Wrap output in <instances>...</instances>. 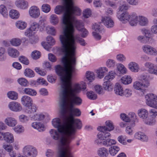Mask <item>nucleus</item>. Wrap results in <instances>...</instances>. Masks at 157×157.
Listing matches in <instances>:
<instances>
[{"label": "nucleus", "instance_id": "16", "mask_svg": "<svg viewBox=\"0 0 157 157\" xmlns=\"http://www.w3.org/2000/svg\"><path fill=\"white\" fill-rule=\"evenodd\" d=\"M105 124L106 126L98 127L97 128L98 130L101 132H108V131H111L114 128L112 122L111 121H107L105 122Z\"/></svg>", "mask_w": 157, "mask_h": 157}, {"label": "nucleus", "instance_id": "57", "mask_svg": "<svg viewBox=\"0 0 157 157\" xmlns=\"http://www.w3.org/2000/svg\"><path fill=\"white\" fill-rule=\"evenodd\" d=\"M117 69L121 73L124 74L126 72V69L122 64H119L117 65Z\"/></svg>", "mask_w": 157, "mask_h": 157}, {"label": "nucleus", "instance_id": "42", "mask_svg": "<svg viewBox=\"0 0 157 157\" xmlns=\"http://www.w3.org/2000/svg\"><path fill=\"white\" fill-rule=\"evenodd\" d=\"M6 59L5 49L3 47H0V61H5Z\"/></svg>", "mask_w": 157, "mask_h": 157}, {"label": "nucleus", "instance_id": "40", "mask_svg": "<svg viewBox=\"0 0 157 157\" xmlns=\"http://www.w3.org/2000/svg\"><path fill=\"white\" fill-rule=\"evenodd\" d=\"M138 22L140 25L145 26L147 25L148 20L147 18L143 16H139Z\"/></svg>", "mask_w": 157, "mask_h": 157}, {"label": "nucleus", "instance_id": "33", "mask_svg": "<svg viewBox=\"0 0 157 157\" xmlns=\"http://www.w3.org/2000/svg\"><path fill=\"white\" fill-rule=\"evenodd\" d=\"M148 114V111L145 109H141L138 110V116L143 120L144 121L147 118Z\"/></svg>", "mask_w": 157, "mask_h": 157}, {"label": "nucleus", "instance_id": "37", "mask_svg": "<svg viewBox=\"0 0 157 157\" xmlns=\"http://www.w3.org/2000/svg\"><path fill=\"white\" fill-rule=\"evenodd\" d=\"M28 109L27 112L29 114L34 113L36 112L37 109V107L35 104H33V102L30 105L26 107Z\"/></svg>", "mask_w": 157, "mask_h": 157}, {"label": "nucleus", "instance_id": "4", "mask_svg": "<svg viewBox=\"0 0 157 157\" xmlns=\"http://www.w3.org/2000/svg\"><path fill=\"white\" fill-rule=\"evenodd\" d=\"M63 6L58 5L54 9L55 13L60 14L64 13L62 23L63 25H66L68 18L71 15L75 14L80 15L81 13L80 9L78 7L74 6L73 0H62Z\"/></svg>", "mask_w": 157, "mask_h": 157}, {"label": "nucleus", "instance_id": "1", "mask_svg": "<svg viewBox=\"0 0 157 157\" xmlns=\"http://www.w3.org/2000/svg\"><path fill=\"white\" fill-rule=\"evenodd\" d=\"M63 120V124L59 118L52 120V123L53 126L57 129V131L51 129L49 131L51 136L55 140H60L58 144L59 157H73L69 146L70 144L75 138V134H70L68 131L71 129H67L64 124L65 120L61 115Z\"/></svg>", "mask_w": 157, "mask_h": 157}, {"label": "nucleus", "instance_id": "18", "mask_svg": "<svg viewBox=\"0 0 157 157\" xmlns=\"http://www.w3.org/2000/svg\"><path fill=\"white\" fill-rule=\"evenodd\" d=\"M30 15L33 18H37L40 15V11L39 8L36 6H31L29 10Z\"/></svg>", "mask_w": 157, "mask_h": 157}, {"label": "nucleus", "instance_id": "34", "mask_svg": "<svg viewBox=\"0 0 157 157\" xmlns=\"http://www.w3.org/2000/svg\"><path fill=\"white\" fill-rule=\"evenodd\" d=\"M24 94L31 96H35L37 94L36 91L34 89L29 88H25L23 90Z\"/></svg>", "mask_w": 157, "mask_h": 157}, {"label": "nucleus", "instance_id": "15", "mask_svg": "<svg viewBox=\"0 0 157 157\" xmlns=\"http://www.w3.org/2000/svg\"><path fill=\"white\" fill-rule=\"evenodd\" d=\"M146 104L149 106L154 105L155 101H157V96L152 93L147 94L145 96Z\"/></svg>", "mask_w": 157, "mask_h": 157}, {"label": "nucleus", "instance_id": "27", "mask_svg": "<svg viewBox=\"0 0 157 157\" xmlns=\"http://www.w3.org/2000/svg\"><path fill=\"white\" fill-rule=\"evenodd\" d=\"M135 138L142 141L147 142L148 140V137L145 134L142 132H139L136 133L134 135Z\"/></svg>", "mask_w": 157, "mask_h": 157}, {"label": "nucleus", "instance_id": "26", "mask_svg": "<svg viewBox=\"0 0 157 157\" xmlns=\"http://www.w3.org/2000/svg\"><path fill=\"white\" fill-rule=\"evenodd\" d=\"M8 55L13 58H16L19 55V52L16 49L11 47L9 48L7 50Z\"/></svg>", "mask_w": 157, "mask_h": 157}, {"label": "nucleus", "instance_id": "46", "mask_svg": "<svg viewBox=\"0 0 157 157\" xmlns=\"http://www.w3.org/2000/svg\"><path fill=\"white\" fill-rule=\"evenodd\" d=\"M138 79L141 81L142 83L147 85V86L149 85V82L147 76L143 74L140 75L138 77Z\"/></svg>", "mask_w": 157, "mask_h": 157}, {"label": "nucleus", "instance_id": "32", "mask_svg": "<svg viewBox=\"0 0 157 157\" xmlns=\"http://www.w3.org/2000/svg\"><path fill=\"white\" fill-rule=\"evenodd\" d=\"M98 153L100 157H107L109 155V151L106 148L102 147L98 149Z\"/></svg>", "mask_w": 157, "mask_h": 157}, {"label": "nucleus", "instance_id": "17", "mask_svg": "<svg viewBox=\"0 0 157 157\" xmlns=\"http://www.w3.org/2000/svg\"><path fill=\"white\" fill-rule=\"evenodd\" d=\"M9 109L12 111L18 112L22 109V107L19 103L14 101L10 102L8 104Z\"/></svg>", "mask_w": 157, "mask_h": 157}, {"label": "nucleus", "instance_id": "39", "mask_svg": "<svg viewBox=\"0 0 157 157\" xmlns=\"http://www.w3.org/2000/svg\"><path fill=\"white\" fill-rule=\"evenodd\" d=\"M121 80L122 83L127 85L131 83L132 80L130 76L124 75L122 77Z\"/></svg>", "mask_w": 157, "mask_h": 157}, {"label": "nucleus", "instance_id": "19", "mask_svg": "<svg viewBox=\"0 0 157 157\" xmlns=\"http://www.w3.org/2000/svg\"><path fill=\"white\" fill-rule=\"evenodd\" d=\"M134 88L144 93L145 90L146 88L147 87V85L143 84L141 82L136 81L133 83Z\"/></svg>", "mask_w": 157, "mask_h": 157}, {"label": "nucleus", "instance_id": "56", "mask_svg": "<svg viewBox=\"0 0 157 157\" xmlns=\"http://www.w3.org/2000/svg\"><path fill=\"white\" fill-rule=\"evenodd\" d=\"M18 83L21 86H26L28 84V82L25 79L23 78H21L17 80Z\"/></svg>", "mask_w": 157, "mask_h": 157}, {"label": "nucleus", "instance_id": "7", "mask_svg": "<svg viewBox=\"0 0 157 157\" xmlns=\"http://www.w3.org/2000/svg\"><path fill=\"white\" fill-rule=\"evenodd\" d=\"M97 137L98 139L95 142L98 145L102 144L106 147H109L116 144L115 140L110 139L111 135L108 132L100 131L98 134Z\"/></svg>", "mask_w": 157, "mask_h": 157}, {"label": "nucleus", "instance_id": "24", "mask_svg": "<svg viewBox=\"0 0 157 157\" xmlns=\"http://www.w3.org/2000/svg\"><path fill=\"white\" fill-rule=\"evenodd\" d=\"M144 66L148 68L150 73L157 75V69H155L153 64L150 62H146L145 63Z\"/></svg>", "mask_w": 157, "mask_h": 157}, {"label": "nucleus", "instance_id": "48", "mask_svg": "<svg viewBox=\"0 0 157 157\" xmlns=\"http://www.w3.org/2000/svg\"><path fill=\"white\" fill-rule=\"evenodd\" d=\"M86 77L87 80L90 82H92L94 80L95 76L94 73L90 71H87L86 73Z\"/></svg>", "mask_w": 157, "mask_h": 157}, {"label": "nucleus", "instance_id": "3", "mask_svg": "<svg viewBox=\"0 0 157 157\" xmlns=\"http://www.w3.org/2000/svg\"><path fill=\"white\" fill-rule=\"evenodd\" d=\"M76 59L70 55L69 65L63 66L58 64L55 66V71L57 75L60 77L61 83V93L68 91V82L71 80L73 74L75 71Z\"/></svg>", "mask_w": 157, "mask_h": 157}, {"label": "nucleus", "instance_id": "8", "mask_svg": "<svg viewBox=\"0 0 157 157\" xmlns=\"http://www.w3.org/2000/svg\"><path fill=\"white\" fill-rule=\"evenodd\" d=\"M81 90L80 87L78 85L70 89L69 93L70 99L69 106H79L82 104V99L77 95V94L80 93Z\"/></svg>", "mask_w": 157, "mask_h": 157}, {"label": "nucleus", "instance_id": "50", "mask_svg": "<svg viewBox=\"0 0 157 157\" xmlns=\"http://www.w3.org/2000/svg\"><path fill=\"white\" fill-rule=\"evenodd\" d=\"M50 21L52 25H55L58 23L59 19L56 15L52 14L50 17Z\"/></svg>", "mask_w": 157, "mask_h": 157}, {"label": "nucleus", "instance_id": "23", "mask_svg": "<svg viewBox=\"0 0 157 157\" xmlns=\"http://www.w3.org/2000/svg\"><path fill=\"white\" fill-rule=\"evenodd\" d=\"M2 138V140H4L8 143H11L14 141L13 135L9 132L4 133Z\"/></svg>", "mask_w": 157, "mask_h": 157}, {"label": "nucleus", "instance_id": "20", "mask_svg": "<svg viewBox=\"0 0 157 157\" xmlns=\"http://www.w3.org/2000/svg\"><path fill=\"white\" fill-rule=\"evenodd\" d=\"M143 51L147 54L151 55H157V50L149 45H145L143 47Z\"/></svg>", "mask_w": 157, "mask_h": 157}, {"label": "nucleus", "instance_id": "44", "mask_svg": "<svg viewBox=\"0 0 157 157\" xmlns=\"http://www.w3.org/2000/svg\"><path fill=\"white\" fill-rule=\"evenodd\" d=\"M141 31L142 34L144 35L146 39H147L148 41L150 39H151V34L149 29L144 28L141 29Z\"/></svg>", "mask_w": 157, "mask_h": 157}, {"label": "nucleus", "instance_id": "38", "mask_svg": "<svg viewBox=\"0 0 157 157\" xmlns=\"http://www.w3.org/2000/svg\"><path fill=\"white\" fill-rule=\"evenodd\" d=\"M0 13L4 17L7 18L8 16L7 8L3 5H1L0 6Z\"/></svg>", "mask_w": 157, "mask_h": 157}, {"label": "nucleus", "instance_id": "45", "mask_svg": "<svg viewBox=\"0 0 157 157\" xmlns=\"http://www.w3.org/2000/svg\"><path fill=\"white\" fill-rule=\"evenodd\" d=\"M9 16L13 19H16L19 16V13L18 11L14 10H11L9 12Z\"/></svg>", "mask_w": 157, "mask_h": 157}, {"label": "nucleus", "instance_id": "51", "mask_svg": "<svg viewBox=\"0 0 157 157\" xmlns=\"http://www.w3.org/2000/svg\"><path fill=\"white\" fill-rule=\"evenodd\" d=\"M21 40L18 38H13L10 41V43L11 45L14 46H19L21 44Z\"/></svg>", "mask_w": 157, "mask_h": 157}, {"label": "nucleus", "instance_id": "21", "mask_svg": "<svg viewBox=\"0 0 157 157\" xmlns=\"http://www.w3.org/2000/svg\"><path fill=\"white\" fill-rule=\"evenodd\" d=\"M22 104L25 107L29 106L33 102L32 99L29 96L27 95L23 96L21 99Z\"/></svg>", "mask_w": 157, "mask_h": 157}, {"label": "nucleus", "instance_id": "10", "mask_svg": "<svg viewBox=\"0 0 157 157\" xmlns=\"http://www.w3.org/2000/svg\"><path fill=\"white\" fill-rule=\"evenodd\" d=\"M59 39L62 44V47L60 48V51L61 52L64 53L63 56L61 59V62L63 65H64V66L69 65V61L68 62L67 59L69 55L68 46H69L68 38L60 35Z\"/></svg>", "mask_w": 157, "mask_h": 157}, {"label": "nucleus", "instance_id": "14", "mask_svg": "<svg viewBox=\"0 0 157 157\" xmlns=\"http://www.w3.org/2000/svg\"><path fill=\"white\" fill-rule=\"evenodd\" d=\"M149 112L151 115L148 116L144 120V122L147 124L151 125L155 124V117L157 116V111L155 109L153 108L150 110Z\"/></svg>", "mask_w": 157, "mask_h": 157}, {"label": "nucleus", "instance_id": "25", "mask_svg": "<svg viewBox=\"0 0 157 157\" xmlns=\"http://www.w3.org/2000/svg\"><path fill=\"white\" fill-rule=\"evenodd\" d=\"M30 27L33 31V32L36 33L39 29L40 31H42L43 30L44 26L43 25H40L37 22H34L31 25Z\"/></svg>", "mask_w": 157, "mask_h": 157}, {"label": "nucleus", "instance_id": "36", "mask_svg": "<svg viewBox=\"0 0 157 157\" xmlns=\"http://www.w3.org/2000/svg\"><path fill=\"white\" fill-rule=\"evenodd\" d=\"M108 71L107 68L105 67L100 68L97 71V73L98 77L100 78H103L104 77V73L107 72Z\"/></svg>", "mask_w": 157, "mask_h": 157}, {"label": "nucleus", "instance_id": "59", "mask_svg": "<svg viewBox=\"0 0 157 157\" xmlns=\"http://www.w3.org/2000/svg\"><path fill=\"white\" fill-rule=\"evenodd\" d=\"M20 121L22 123H26L29 121V117L26 116L22 114L19 117Z\"/></svg>", "mask_w": 157, "mask_h": 157}, {"label": "nucleus", "instance_id": "9", "mask_svg": "<svg viewBox=\"0 0 157 157\" xmlns=\"http://www.w3.org/2000/svg\"><path fill=\"white\" fill-rule=\"evenodd\" d=\"M69 47L70 49V55L73 58L75 57V50L76 48V43H79L81 45L85 46L86 42L85 40L80 37L78 34L71 35L69 36Z\"/></svg>", "mask_w": 157, "mask_h": 157}, {"label": "nucleus", "instance_id": "31", "mask_svg": "<svg viewBox=\"0 0 157 157\" xmlns=\"http://www.w3.org/2000/svg\"><path fill=\"white\" fill-rule=\"evenodd\" d=\"M129 69L132 71L138 72L140 70V67L138 64L134 62H131L128 64Z\"/></svg>", "mask_w": 157, "mask_h": 157}, {"label": "nucleus", "instance_id": "60", "mask_svg": "<svg viewBox=\"0 0 157 157\" xmlns=\"http://www.w3.org/2000/svg\"><path fill=\"white\" fill-rule=\"evenodd\" d=\"M94 89L96 92L98 94H103V90L102 86L99 85H96L94 87Z\"/></svg>", "mask_w": 157, "mask_h": 157}, {"label": "nucleus", "instance_id": "6", "mask_svg": "<svg viewBox=\"0 0 157 157\" xmlns=\"http://www.w3.org/2000/svg\"><path fill=\"white\" fill-rule=\"evenodd\" d=\"M128 9V4L125 2H123L122 4L119 7V11L117 14V17L123 23L128 21L132 26H135L138 22L137 16L135 13L129 15L126 11Z\"/></svg>", "mask_w": 157, "mask_h": 157}, {"label": "nucleus", "instance_id": "63", "mask_svg": "<svg viewBox=\"0 0 157 157\" xmlns=\"http://www.w3.org/2000/svg\"><path fill=\"white\" fill-rule=\"evenodd\" d=\"M47 43L50 45H53L55 44V40L51 36H48L46 38Z\"/></svg>", "mask_w": 157, "mask_h": 157}, {"label": "nucleus", "instance_id": "11", "mask_svg": "<svg viewBox=\"0 0 157 157\" xmlns=\"http://www.w3.org/2000/svg\"><path fill=\"white\" fill-rule=\"evenodd\" d=\"M115 76V72L114 71H109L108 75L104 78V82L103 84V86L105 90L110 91L113 89V85L110 81L114 78Z\"/></svg>", "mask_w": 157, "mask_h": 157}, {"label": "nucleus", "instance_id": "64", "mask_svg": "<svg viewBox=\"0 0 157 157\" xmlns=\"http://www.w3.org/2000/svg\"><path fill=\"white\" fill-rule=\"evenodd\" d=\"M25 33V35L26 36L30 37L33 36L35 33L34 32H33V31L32 30V29L30 27L29 29L26 30Z\"/></svg>", "mask_w": 157, "mask_h": 157}, {"label": "nucleus", "instance_id": "47", "mask_svg": "<svg viewBox=\"0 0 157 157\" xmlns=\"http://www.w3.org/2000/svg\"><path fill=\"white\" fill-rule=\"evenodd\" d=\"M7 95L9 98L12 100H16L18 98L17 93L13 91L8 92Z\"/></svg>", "mask_w": 157, "mask_h": 157}, {"label": "nucleus", "instance_id": "61", "mask_svg": "<svg viewBox=\"0 0 157 157\" xmlns=\"http://www.w3.org/2000/svg\"><path fill=\"white\" fill-rule=\"evenodd\" d=\"M91 14V11L90 9H87L83 11V16L85 18H87L90 16Z\"/></svg>", "mask_w": 157, "mask_h": 157}, {"label": "nucleus", "instance_id": "13", "mask_svg": "<svg viewBox=\"0 0 157 157\" xmlns=\"http://www.w3.org/2000/svg\"><path fill=\"white\" fill-rule=\"evenodd\" d=\"M114 90L116 94L121 96L125 95L126 97H128L132 94L131 91L128 89H126L124 91L121 85L118 83L115 84Z\"/></svg>", "mask_w": 157, "mask_h": 157}, {"label": "nucleus", "instance_id": "49", "mask_svg": "<svg viewBox=\"0 0 157 157\" xmlns=\"http://www.w3.org/2000/svg\"><path fill=\"white\" fill-rule=\"evenodd\" d=\"M24 74L26 76L29 78H32L35 76L34 72L29 68H27L25 70Z\"/></svg>", "mask_w": 157, "mask_h": 157}, {"label": "nucleus", "instance_id": "30", "mask_svg": "<svg viewBox=\"0 0 157 157\" xmlns=\"http://www.w3.org/2000/svg\"><path fill=\"white\" fill-rule=\"evenodd\" d=\"M32 126L34 128L37 129L39 132H42L45 129L44 125L40 123L34 122L32 124Z\"/></svg>", "mask_w": 157, "mask_h": 157}, {"label": "nucleus", "instance_id": "58", "mask_svg": "<svg viewBox=\"0 0 157 157\" xmlns=\"http://www.w3.org/2000/svg\"><path fill=\"white\" fill-rule=\"evenodd\" d=\"M153 22L155 25L151 26V31L152 33L157 34V18L155 19Z\"/></svg>", "mask_w": 157, "mask_h": 157}, {"label": "nucleus", "instance_id": "29", "mask_svg": "<svg viewBox=\"0 0 157 157\" xmlns=\"http://www.w3.org/2000/svg\"><path fill=\"white\" fill-rule=\"evenodd\" d=\"M4 122L8 126L10 127H14L17 124L16 120L12 117H7L5 120Z\"/></svg>", "mask_w": 157, "mask_h": 157}, {"label": "nucleus", "instance_id": "5", "mask_svg": "<svg viewBox=\"0 0 157 157\" xmlns=\"http://www.w3.org/2000/svg\"><path fill=\"white\" fill-rule=\"evenodd\" d=\"M74 15H71L68 18L66 25H64L65 27L63 29V34L60 36L69 38V36L74 35L75 28L79 31L83 28L84 24L82 21L77 20L74 16Z\"/></svg>", "mask_w": 157, "mask_h": 157}, {"label": "nucleus", "instance_id": "55", "mask_svg": "<svg viewBox=\"0 0 157 157\" xmlns=\"http://www.w3.org/2000/svg\"><path fill=\"white\" fill-rule=\"evenodd\" d=\"M19 61L22 63L26 65H28L29 63V61L27 57L24 56H21L19 58Z\"/></svg>", "mask_w": 157, "mask_h": 157}, {"label": "nucleus", "instance_id": "35", "mask_svg": "<svg viewBox=\"0 0 157 157\" xmlns=\"http://www.w3.org/2000/svg\"><path fill=\"white\" fill-rule=\"evenodd\" d=\"M120 150V148L117 146H111L109 148V152L112 156L116 155Z\"/></svg>", "mask_w": 157, "mask_h": 157}, {"label": "nucleus", "instance_id": "62", "mask_svg": "<svg viewBox=\"0 0 157 157\" xmlns=\"http://www.w3.org/2000/svg\"><path fill=\"white\" fill-rule=\"evenodd\" d=\"M46 31L48 34H50L53 35H55L56 31L54 27H47Z\"/></svg>", "mask_w": 157, "mask_h": 157}, {"label": "nucleus", "instance_id": "54", "mask_svg": "<svg viewBox=\"0 0 157 157\" xmlns=\"http://www.w3.org/2000/svg\"><path fill=\"white\" fill-rule=\"evenodd\" d=\"M41 55L40 52L37 50H35L32 52L31 56L33 59H37L40 58Z\"/></svg>", "mask_w": 157, "mask_h": 157}, {"label": "nucleus", "instance_id": "22", "mask_svg": "<svg viewBox=\"0 0 157 157\" xmlns=\"http://www.w3.org/2000/svg\"><path fill=\"white\" fill-rule=\"evenodd\" d=\"M101 21L107 28H111L114 26L113 21L109 17H103Z\"/></svg>", "mask_w": 157, "mask_h": 157}, {"label": "nucleus", "instance_id": "2", "mask_svg": "<svg viewBox=\"0 0 157 157\" xmlns=\"http://www.w3.org/2000/svg\"><path fill=\"white\" fill-rule=\"evenodd\" d=\"M68 93V91L60 94V113L64 119V124L66 128L67 129L71 130V131H68V133L72 134H75L76 130L80 129L82 127V123L80 120L78 119H75L74 117V116H80L81 112L79 109L74 108L75 106L69 105V115L68 116L66 115L67 99Z\"/></svg>", "mask_w": 157, "mask_h": 157}, {"label": "nucleus", "instance_id": "12", "mask_svg": "<svg viewBox=\"0 0 157 157\" xmlns=\"http://www.w3.org/2000/svg\"><path fill=\"white\" fill-rule=\"evenodd\" d=\"M23 152L27 157H35L37 154V151L35 147L30 145L25 146L23 148Z\"/></svg>", "mask_w": 157, "mask_h": 157}, {"label": "nucleus", "instance_id": "41", "mask_svg": "<svg viewBox=\"0 0 157 157\" xmlns=\"http://www.w3.org/2000/svg\"><path fill=\"white\" fill-rule=\"evenodd\" d=\"M16 27L21 30H23L25 29L27 26L26 23L22 21H17L16 23Z\"/></svg>", "mask_w": 157, "mask_h": 157}, {"label": "nucleus", "instance_id": "43", "mask_svg": "<svg viewBox=\"0 0 157 157\" xmlns=\"http://www.w3.org/2000/svg\"><path fill=\"white\" fill-rule=\"evenodd\" d=\"M92 28L95 31L100 33L102 32L104 29L103 26L101 25V23H95L92 26Z\"/></svg>", "mask_w": 157, "mask_h": 157}, {"label": "nucleus", "instance_id": "53", "mask_svg": "<svg viewBox=\"0 0 157 157\" xmlns=\"http://www.w3.org/2000/svg\"><path fill=\"white\" fill-rule=\"evenodd\" d=\"M86 95L87 97L91 100H95L97 98V95L94 92L90 91L87 92L86 93Z\"/></svg>", "mask_w": 157, "mask_h": 157}, {"label": "nucleus", "instance_id": "28", "mask_svg": "<svg viewBox=\"0 0 157 157\" xmlns=\"http://www.w3.org/2000/svg\"><path fill=\"white\" fill-rule=\"evenodd\" d=\"M17 7L22 9H25L28 8V2L24 0H19L15 3Z\"/></svg>", "mask_w": 157, "mask_h": 157}, {"label": "nucleus", "instance_id": "52", "mask_svg": "<svg viewBox=\"0 0 157 157\" xmlns=\"http://www.w3.org/2000/svg\"><path fill=\"white\" fill-rule=\"evenodd\" d=\"M41 9L43 12L47 13L49 12L51 10L50 6L48 4H44L41 6Z\"/></svg>", "mask_w": 157, "mask_h": 157}]
</instances>
